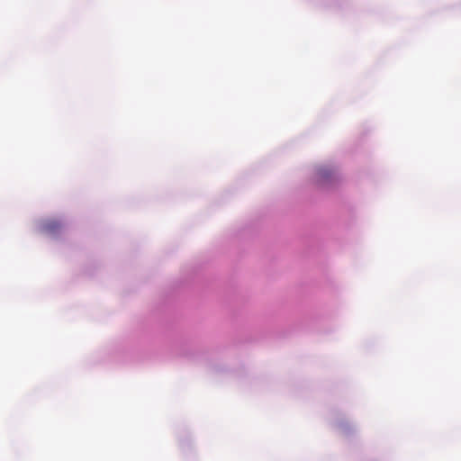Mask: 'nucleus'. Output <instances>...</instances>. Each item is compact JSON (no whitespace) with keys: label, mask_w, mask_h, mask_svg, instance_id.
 Instances as JSON below:
<instances>
[{"label":"nucleus","mask_w":461,"mask_h":461,"mask_svg":"<svg viewBox=\"0 0 461 461\" xmlns=\"http://www.w3.org/2000/svg\"><path fill=\"white\" fill-rule=\"evenodd\" d=\"M334 172L327 167H321L317 171V180L321 184H325L332 176Z\"/></svg>","instance_id":"f257e3e1"},{"label":"nucleus","mask_w":461,"mask_h":461,"mask_svg":"<svg viewBox=\"0 0 461 461\" xmlns=\"http://www.w3.org/2000/svg\"><path fill=\"white\" fill-rule=\"evenodd\" d=\"M60 228H61V224L57 220L49 221L48 222H46L44 224L45 230L49 231V232H55V231L59 230Z\"/></svg>","instance_id":"f03ea898"}]
</instances>
